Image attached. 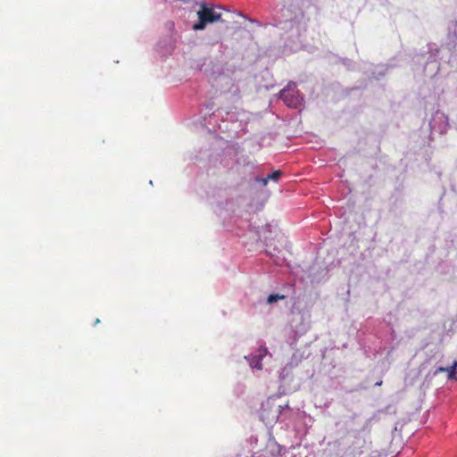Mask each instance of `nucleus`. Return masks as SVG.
<instances>
[{
	"mask_svg": "<svg viewBox=\"0 0 457 457\" xmlns=\"http://www.w3.org/2000/svg\"><path fill=\"white\" fill-rule=\"evenodd\" d=\"M283 299H285L284 295H278V294L270 295L267 298V303L269 304H272V303H276L277 301L283 300Z\"/></svg>",
	"mask_w": 457,
	"mask_h": 457,
	"instance_id": "obj_4",
	"label": "nucleus"
},
{
	"mask_svg": "<svg viewBox=\"0 0 457 457\" xmlns=\"http://www.w3.org/2000/svg\"><path fill=\"white\" fill-rule=\"evenodd\" d=\"M381 385H382V380H380V381H378V382H377V383H376V386H381Z\"/></svg>",
	"mask_w": 457,
	"mask_h": 457,
	"instance_id": "obj_8",
	"label": "nucleus"
},
{
	"mask_svg": "<svg viewBox=\"0 0 457 457\" xmlns=\"http://www.w3.org/2000/svg\"><path fill=\"white\" fill-rule=\"evenodd\" d=\"M216 9H220V7H215L209 3H201L200 9L197 11L198 21L193 25L192 29L195 31L204 30L207 25L221 21V12H217Z\"/></svg>",
	"mask_w": 457,
	"mask_h": 457,
	"instance_id": "obj_1",
	"label": "nucleus"
},
{
	"mask_svg": "<svg viewBox=\"0 0 457 457\" xmlns=\"http://www.w3.org/2000/svg\"><path fill=\"white\" fill-rule=\"evenodd\" d=\"M282 176V172L280 170H275L272 173L268 175L269 180L278 181Z\"/></svg>",
	"mask_w": 457,
	"mask_h": 457,
	"instance_id": "obj_5",
	"label": "nucleus"
},
{
	"mask_svg": "<svg viewBox=\"0 0 457 457\" xmlns=\"http://www.w3.org/2000/svg\"><path fill=\"white\" fill-rule=\"evenodd\" d=\"M257 369L261 370L262 369V363L258 361L257 363H255V366Z\"/></svg>",
	"mask_w": 457,
	"mask_h": 457,
	"instance_id": "obj_7",
	"label": "nucleus"
},
{
	"mask_svg": "<svg viewBox=\"0 0 457 457\" xmlns=\"http://www.w3.org/2000/svg\"><path fill=\"white\" fill-rule=\"evenodd\" d=\"M257 181L261 182L262 186L265 187L269 182L268 176L266 178L257 179Z\"/></svg>",
	"mask_w": 457,
	"mask_h": 457,
	"instance_id": "obj_6",
	"label": "nucleus"
},
{
	"mask_svg": "<svg viewBox=\"0 0 457 457\" xmlns=\"http://www.w3.org/2000/svg\"><path fill=\"white\" fill-rule=\"evenodd\" d=\"M456 369H457V361H454L450 367H439L436 370V373L446 372L447 378L450 380H456Z\"/></svg>",
	"mask_w": 457,
	"mask_h": 457,
	"instance_id": "obj_3",
	"label": "nucleus"
},
{
	"mask_svg": "<svg viewBox=\"0 0 457 457\" xmlns=\"http://www.w3.org/2000/svg\"><path fill=\"white\" fill-rule=\"evenodd\" d=\"M279 96L284 103L290 108H298L303 102V96L296 90V85L289 82L287 86L279 92Z\"/></svg>",
	"mask_w": 457,
	"mask_h": 457,
	"instance_id": "obj_2",
	"label": "nucleus"
}]
</instances>
